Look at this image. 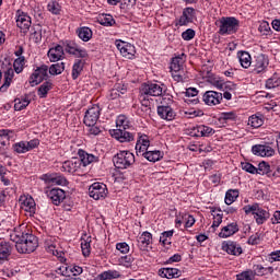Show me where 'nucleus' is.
Returning <instances> with one entry per match:
<instances>
[{"mask_svg":"<svg viewBox=\"0 0 280 280\" xmlns=\"http://www.w3.org/2000/svg\"><path fill=\"white\" fill-rule=\"evenodd\" d=\"M25 67V57H19L13 62V68L8 69L4 72L3 84L0 86V92L5 93L10 85L12 84V80H14V71L15 73H21Z\"/></svg>","mask_w":280,"mask_h":280,"instance_id":"f257e3e1","label":"nucleus"},{"mask_svg":"<svg viewBox=\"0 0 280 280\" xmlns=\"http://www.w3.org/2000/svg\"><path fill=\"white\" fill-rule=\"evenodd\" d=\"M240 30V20L233 16H222L219 20V34L226 36L235 34Z\"/></svg>","mask_w":280,"mask_h":280,"instance_id":"f03ea898","label":"nucleus"},{"mask_svg":"<svg viewBox=\"0 0 280 280\" xmlns=\"http://www.w3.org/2000/svg\"><path fill=\"white\" fill-rule=\"evenodd\" d=\"M15 248L22 255L34 253L38 248V237L31 233L22 242L15 244Z\"/></svg>","mask_w":280,"mask_h":280,"instance_id":"7ed1b4c3","label":"nucleus"},{"mask_svg":"<svg viewBox=\"0 0 280 280\" xmlns=\"http://www.w3.org/2000/svg\"><path fill=\"white\" fill-rule=\"evenodd\" d=\"M113 161L118 170H128V167L135 165V154L130 151H120L114 156Z\"/></svg>","mask_w":280,"mask_h":280,"instance_id":"20e7f679","label":"nucleus"},{"mask_svg":"<svg viewBox=\"0 0 280 280\" xmlns=\"http://www.w3.org/2000/svg\"><path fill=\"white\" fill-rule=\"evenodd\" d=\"M243 211L248 215V213H252L254 215L257 224H264L268 218H270V213L264 208L259 207V203L248 205L243 208Z\"/></svg>","mask_w":280,"mask_h":280,"instance_id":"39448f33","label":"nucleus"},{"mask_svg":"<svg viewBox=\"0 0 280 280\" xmlns=\"http://www.w3.org/2000/svg\"><path fill=\"white\" fill-rule=\"evenodd\" d=\"M61 170L68 174H77V176H82L84 174L82 162L78 158H72L71 160L63 162Z\"/></svg>","mask_w":280,"mask_h":280,"instance_id":"423d86ee","label":"nucleus"},{"mask_svg":"<svg viewBox=\"0 0 280 280\" xmlns=\"http://www.w3.org/2000/svg\"><path fill=\"white\" fill-rule=\"evenodd\" d=\"M165 91H167L165 84L148 83L142 85L140 93H144L149 97H161Z\"/></svg>","mask_w":280,"mask_h":280,"instance_id":"0eeeda50","label":"nucleus"},{"mask_svg":"<svg viewBox=\"0 0 280 280\" xmlns=\"http://www.w3.org/2000/svg\"><path fill=\"white\" fill-rule=\"evenodd\" d=\"M90 198L93 200H104L108 196V188L104 183H93L89 188Z\"/></svg>","mask_w":280,"mask_h":280,"instance_id":"6e6552de","label":"nucleus"},{"mask_svg":"<svg viewBox=\"0 0 280 280\" xmlns=\"http://www.w3.org/2000/svg\"><path fill=\"white\" fill-rule=\"evenodd\" d=\"M58 246H59V243L55 237L48 236L45 240V248L47 253H49L50 255H54L55 257H58L61 264H63V261H67V259L65 258V253L59 250Z\"/></svg>","mask_w":280,"mask_h":280,"instance_id":"1a4fd4ad","label":"nucleus"},{"mask_svg":"<svg viewBox=\"0 0 280 280\" xmlns=\"http://www.w3.org/2000/svg\"><path fill=\"white\" fill-rule=\"evenodd\" d=\"M16 26L21 30L23 34H27V32H30V27H32V18L23 11H18Z\"/></svg>","mask_w":280,"mask_h":280,"instance_id":"9d476101","label":"nucleus"},{"mask_svg":"<svg viewBox=\"0 0 280 280\" xmlns=\"http://www.w3.org/2000/svg\"><path fill=\"white\" fill-rule=\"evenodd\" d=\"M48 72H49V67L45 65L37 68L30 78V84H32V86H36L37 84H40L43 80H47V78H49Z\"/></svg>","mask_w":280,"mask_h":280,"instance_id":"9b49d317","label":"nucleus"},{"mask_svg":"<svg viewBox=\"0 0 280 280\" xmlns=\"http://www.w3.org/2000/svg\"><path fill=\"white\" fill-rule=\"evenodd\" d=\"M102 108H100V105H93L90 107L84 116V124L85 126H95L97 124V120L100 119V113Z\"/></svg>","mask_w":280,"mask_h":280,"instance_id":"f8f14e48","label":"nucleus"},{"mask_svg":"<svg viewBox=\"0 0 280 280\" xmlns=\"http://www.w3.org/2000/svg\"><path fill=\"white\" fill-rule=\"evenodd\" d=\"M19 202L21 209L28 213V215H34V213H36V201H34V198L31 196L22 195Z\"/></svg>","mask_w":280,"mask_h":280,"instance_id":"ddd939ff","label":"nucleus"},{"mask_svg":"<svg viewBox=\"0 0 280 280\" xmlns=\"http://www.w3.org/2000/svg\"><path fill=\"white\" fill-rule=\"evenodd\" d=\"M28 234L31 233H30V230H27V225L20 224L16 228H14L13 232L10 234V240L15 244H21V242L25 237H27Z\"/></svg>","mask_w":280,"mask_h":280,"instance_id":"4468645a","label":"nucleus"},{"mask_svg":"<svg viewBox=\"0 0 280 280\" xmlns=\"http://www.w3.org/2000/svg\"><path fill=\"white\" fill-rule=\"evenodd\" d=\"M116 47L120 51L121 56L128 60H132V58H135V54H137L133 45L122 40H117Z\"/></svg>","mask_w":280,"mask_h":280,"instance_id":"2eb2a0df","label":"nucleus"},{"mask_svg":"<svg viewBox=\"0 0 280 280\" xmlns=\"http://www.w3.org/2000/svg\"><path fill=\"white\" fill-rule=\"evenodd\" d=\"M109 133L120 143H130V141H135V135L126 131V129H113Z\"/></svg>","mask_w":280,"mask_h":280,"instance_id":"dca6fc26","label":"nucleus"},{"mask_svg":"<svg viewBox=\"0 0 280 280\" xmlns=\"http://www.w3.org/2000/svg\"><path fill=\"white\" fill-rule=\"evenodd\" d=\"M66 51L71 56H75L77 58H89V52L86 49L81 48L75 42H67Z\"/></svg>","mask_w":280,"mask_h":280,"instance_id":"f3484780","label":"nucleus"},{"mask_svg":"<svg viewBox=\"0 0 280 280\" xmlns=\"http://www.w3.org/2000/svg\"><path fill=\"white\" fill-rule=\"evenodd\" d=\"M222 250L228 253V255H233L234 257H240V255H242V253H243L242 245H240L237 242H233V241L223 242Z\"/></svg>","mask_w":280,"mask_h":280,"instance_id":"a211bd4d","label":"nucleus"},{"mask_svg":"<svg viewBox=\"0 0 280 280\" xmlns=\"http://www.w3.org/2000/svg\"><path fill=\"white\" fill-rule=\"evenodd\" d=\"M43 179L47 185H60L61 187H65L69 183L67 177L59 173L45 174Z\"/></svg>","mask_w":280,"mask_h":280,"instance_id":"6ab92c4d","label":"nucleus"},{"mask_svg":"<svg viewBox=\"0 0 280 280\" xmlns=\"http://www.w3.org/2000/svg\"><path fill=\"white\" fill-rule=\"evenodd\" d=\"M137 246L142 253L148 252L150 246H152V233L148 231L143 232L137 240Z\"/></svg>","mask_w":280,"mask_h":280,"instance_id":"aec40b11","label":"nucleus"},{"mask_svg":"<svg viewBox=\"0 0 280 280\" xmlns=\"http://www.w3.org/2000/svg\"><path fill=\"white\" fill-rule=\"evenodd\" d=\"M78 155H79L78 159L81 161V165H83L84 172H85L88 165H91V163H97L100 161L98 156L88 153L86 151H84L82 149H80L78 151Z\"/></svg>","mask_w":280,"mask_h":280,"instance_id":"412c9836","label":"nucleus"},{"mask_svg":"<svg viewBox=\"0 0 280 280\" xmlns=\"http://www.w3.org/2000/svg\"><path fill=\"white\" fill-rule=\"evenodd\" d=\"M203 102L207 106H218L222 102V93L215 91H207L203 94Z\"/></svg>","mask_w":280,"mask_h":280,"instance_id":"4be33fe9","label":"nucleus"},{"mask_svg":"<svg viewBox=\"0 0 280 280\" xmlns=\"http://www.w3.org/2000/svg\"><path fill=\"white\" fill-rule=\"evenodd\" d=\"M148 148H150V137L144 133H138V140L136 143V152L137 155L143 154V152H148Z\"/></svg>","mask_w":280,"mask_h":280,"instance_id":"5701e85b","label":"nucleus"},{"mask_svg":"<svg viewBox=\"0 0 280 280\" xmlns=\"http://www.w3.org/2000/svg\"><path fill=\"white\" fill-rule=\"evenodd\" d=\"M268 65H270L268 56H266L264 54L256 56L255 61H254V72L264 73V71H266V69H268Z\"/></svg>","mask_w":280,"mask_h":280,"instance_id":"b1692460","label":"nucleus"},{"mask_svg":"<svg viewBox=\"0 0 280 280\" xmlns=\"http://www.w3.org/2000/svg\"><path fill=\"white\" fill-rule=\"evenodd\" d=\"M252 152L256 156H275V149L268 144H255Z\"/></svg>","mask_w":280,"mask_h":280,"instance_id":"393cba45","label":"nucleus"},{"mask_svg":"<svg viewBox=\"0 0 280 280\" xmlns=\"http://www.w3.org/2000/svg\"><path fill=\"white\" fill-rule=\"evenodd\" d=\"M158 115L161 119H165V121H174V119H176V112L167 105L159 106Z\"/></svg>","mask_w":280,"mask_h":280,"instance_id":"a878e982","label":"nucleus"},{"mask_svg":"<svg viewBox=\"0 0 280 280\" xmlns=\"http://www.w3.org/2000/svg\"><path fill=\"white\" fill-rule=\"evenodd\" d=\"M47 196L49 200H51L52 205H60L65 198H67V195L65 194V190L60 188H52L47 191Z\"/></svg>","mask_w":280,"mask_h":280,"instance_id":"bb28decb","label":"nucleus"},{"mask_svg":"<svg viewBox=\"0 0 280 280\" xmlns=\"http://www.w3.org/2000/svg\"><path fill=\"white\" fill-rule=\"evenodd\" d=\"M47 56L50 62H58V60H62V57L65 56V49L62 46L57 45L56 47H52L48 50Z\"/></svg>","mask_w":280,"mask_h":280,"instance_id":"cd10ccee","label":"nucleus"},{"mask_svg":"<svg viewBox=\"0 0 280 280\" xmlns=\"http://www.w3.org/2000/svg\"><path fill=\"white\" fill-rule=\"evenodd\" d=\"M240 231V226L236 222H232L226 226L222 228L221 232L219 233V237L226 238L231 237V235H235Z\"/></svg>","mask_w":280,"mask_h":280,"instance_id":"c85d7f7f","label":"nucleus"},{"mask_svg":"<svg viewBox=\"0 0 280 280\" xmlns=\"http://www.w3.org/2000/svg\"><path fill=\"white\" fill-rule=\"evenodd\" d=\"M159 275L164 279H178V277L182 275V271L176 268H162L159 270Z\"/></svg>","mask_w":280,"mask_h":280,"instance_id":"c756f323","label":"nucleus"},{"mask_svg":"<svg viewBox=\"0 0 280 280\" xmlns=\"http://www.w3.org/2000/svg\"><path fill=\"white\" fill-rule=\"evenodd\" d=\"M194 8H186L183 11L182 16L178 20V25H189V23H192L194 21Z\"/></svg>","mask_w":280,"mask_h":280,"instance_id":"7c9ffc66","label":"nucleus"},{"mask_svg":"<svg viewBox=\"0 0 280 280\" xmlns=\"http://www.w3.org/2000/svg\"><path fill=\"white\" fill-rule=\"evenodd\" d=\"M237 59L243 69H248L253 65V57H250L248 51L240 50L237 52Z\"/></svg>","mask_w":280,"mask_h":280,"instance_id":"2f4dec72","label":"nucleus"},{"mask_svg":"<svg viewBox=\"0 0 280 280\" xmlns=\"http://www.w3.org/2000/svg\"><path fill=\"white\" fill-rule=\"evenodd\" d=\"M30 40L33 43H40L43 40V26L35 24L31 28Z\"/></svg>","mask_w":280,"mask_h":280,"instance_id":"473e14b6","label":"nucleus"},{"mask_svg":"<svg viewBox=\"0 0 280 280\" xmlns=\"http://www.w3.org/2000/svg\"><path fill=\"white\" fill-rule=\"evenodd\" d=\"M77 35L83 43H89L93 38V31L88 26H82L77 28Z\"/></svg>","mask_w":280,"mask_h":280,"instance_id":"72a5a7b5","label":"nucleus"},{"mask_svg":"<svg viewBox=\"0 0 280 280\" xmlns=\"http://www.w3.org/2000/svg\"><path fill=\"white\" fill-rule=\"evenodd\" d=\"M140 156H144L147 161H150L151 163H156V161H161L163 159V152L160 150H154V151H145Z\"/></svg>","mask_w":280,"mask_h":280,"instance_id":"f704fd0d","label":"nucleus"},{"mask_svg":"<svg viewBox=\"0 0 280 280\" xmlns=\"http://www.w3.org/2000/svg\"><path fill=\"white\" fill-rule=\"evenodd\" d=\"M195 133L196 137H211V135H215V130H213V128L209 127V126H197L195 129Z\"/></svg>","mask_w":280,"mask_h":280,"instance_id":"c9c22d12","label":"nucleus"},{"mask_svg":"<svg viewBox=\"0 0 280 280\" xmlns=\"http://www.w3.org/2000/svg\"><path fill=\"white\" fill-rule=\"evenodd\" d=\"M254 277L257 275V277H264L265 275H272L275 272V269L272 267H264L261 265H254L253 270Z\"/></svg>","mask_w":280,"mask_h":280,"instance_id":"e433bc0d","label":"nucleus"},{"mask_svg":"<svg viewBox=\"0 0 280 280\" xmlns=\"http://www.w3.org/2000/svg\"><path fill=\"white\" fill-rule=\"evenodd\" d=\"M212 86H215V89H219V91H226V89L233 90L235 89V84L233 82H224L220 79H212L211 81Z\"/></svg>","mask_w":280,"mask_h":280,"instance_id":"4c0bfd02","label":"nucleus"},{"mask_svg":"<svg viewBox=\"0 0 280 280\" xmlns=\"http://www.w3.org/2000/svg\"><path fill=\"white\" fill-rule=\"evenodd\" d=\"M93 240L89 235H84L81 238V249L84 257H89L91 255V243Z\"/></svg>","mask_w":280,"mask_h":280,"instance_id":"58836bf2","label":"nucleus"},{"mask_svg":"<svg viewBox=\"0 0 280 280\" xmlns=\"http://www.w3.org/2000/svg\"><path fill=\"white\" fill-rule=\"evenodd\" d=\"M172 237H174V230L163 232L160 236V244L170 248V246H172Z\"/></svg>","mask_w":280,"mask_h":280,"instance_id":"ea45409f","label":"nucleus"},{"mask_svg":"<svg viewBox=\"0 0 280 280\" xmlns=\"http://www.w3.org/2000/svg\"><path fill=\"white\" fill-rule=\"evenodd\" d=\"M121 277V273L117 270H107L100 273L96 279L97 280H113V279H119Z\"/></svg>","mask_w":280,"mask_h":280,"instance_id":"a19ab883","label":"nucleus"},{"mask_svg":"<svg viewBox=\"0 0 280 280\" xmlns=\"http://www.w3.org/2000/svg\"><path fill=\"white\" fill-rule=\"evenodd\" d=\"M84 70V60L77 59L72 66V80H78L80 73Z\"/></svg>","mask_w":280,"mask_h":280,"instance_id":"79ce46f5","label":"nucleus"},{"mask_svg":"<svg viewBox=\"0 0 280 280\" xmlns=\"http://www.w3.org/2000/svg\"><path fill=\"white\" fill-rule=\"evenodd\" d=\"M12 253V245L5 241L0 242V261L1 259H7Z\"/></svg>","mask_w":280,"mask_h":280,"instance_id":"37998d69","label":"nucleus"},{"mask_svg":"<svg viewBox=\"0 0 280 280\" xmlns=\"http://www.w3.org/2000/svg\"><path fill=\"white\" fill-rule=\"evenodd\" d=\"M51 89H54V83H51L50 81L44 82L37 90L38 97H47V93H49Z\"/></svg>","mask_w":280,"mask_h":280,"instance_id":"c03bdc74","label":"nucleus"},{"mask_svg":"<svg viewBox=\"0 0 280 280\" xmlns=\"http://www.w3.org/2000/svg\"><path fill=\"white\" fill-rule=\"evenodd\" d=\"M248 126H250L252 128H261V126H264V116L252 115L248 118Z\"/></svg>","mask_w":280,"mask_h":280,"instance_id":"a18cd8bd","label":"nucleus"},{"mask_svg":"<svg viewBox=\"0 0 280 280\" xmlns=\"http://www.w3.org/2000/svg\"><path fill=\"white\" fill-rule=\"evenodd\" d=\"M30 106V98L27 96H22L20 98L14 100V108L15 110H23Z\"/></svg>","mask_w":280,"mask_h":280,"instance_id":"49530a36","label":"nucleus"},{"mask_svg":"<svg viewBox=\"0 0 280 280\" xmlns=\"http://www.w3.org/2000/svg\"><path fill=\"white\" fill-rule=\"evenodd\" d=\"M240 198V191L237 189H230L225 194V205H233Z\"/></svg>","mask_w":280,"mask_h":280,"instance_id":"de8ad7c7","label":"nucleus"},{"mask_svg":"<svg viewBox=\"0 0 280 280\" xmlns=\"http://www.w3.org/2000/svg\"><path fill=\"white\" fill-rule=\"evenodd\" d=\"M116 127L121 130H128L130 128V120L126 117V115H119L116 119Z\"/></svg>","mask_w":280,"mask_h":280,"instance_id":"09e8293b","label":"nucleus"},{"mask_svg":"<svg viewBox=\"0 0 280 280\" xmlns=\"http://www.w3.org/2000/svg\"><path fill=\"white\" fill-rule=\"evenodd\" d=\"M212 229H218L220 224H222V218H224V213H222V210H212Z\"/></svg>","mask_w":280,"mask_h":280,"instance_id":"8fccbe9b","label":"nucleus"},{"mask_svg":"<svg viewBox=\"0 0 280 280\" xmlns=\"http://www.w3.org/2000/svg\"><path fill=\"white\" fill-rule=\"evenodd\" d=\"M280 85V77L273 73L271 78L266 81V89H277Z\"/></svg>","mask_w":280,"mask_h":280,"instance_id":"3c124183","label":"nucleus"},{"mask_svg":"<svg viewBox=\"0 0 280 280\" xmlns=\"http://www.w3.org/2000/svg\"><path fill=\"white\" fill-rule=\"evenodd\" d=\"M256 174H259L260 176H270V164L266 162H260L258 164V167L256 168Z\"/></svg>","mask_w":280,"mask_h":280,"instance_id":"603ef678","label":"nucleus"},{"mask_svg":"<svg viewBox=\"0 0 280 280\" xmlns=\"http://www.w3.org/2000/svg\"><path fill=\"white\" fill-rule=\"evenodd\" d=\"M184 62L185 61L180 57L173 58L171 62V71H184L183 70Z\"/></svg>","mask_w":280,"mask_h":280,"instance_id":"864d4df0","label":"nucleus"},{"mask_svg":"<svg viewBox=\"0 0 280 280\" xmlns=\"http://www.w3.org/2000/svg\"><path fill=\"white\" fill-rule=\"evenodd\" d=\"M65 71V62L54 63L49 68L50 75H60Z\"/></svg>","mask_w":280,"mask_h":280,"instance_id":"5fc2aeb1","label":"nucleus"},{"mask_svg":"<svg viewBox=\"0 0 280 280\" xmlns=\"http://www.w3.org/2000/svg\"><path fill=\"white\" fill-rule=\"evenodd\" d=\"M258 32L261 36H272V28H270V24L266 21L260 23Z\"/></svg>","mask_w":280,"mask_h":280,"instance_id":"6e6d98bb","label":"nucleus"},{"mask_svg":"<svg viewBox=\"0 0 280 280\" xmlns=\"http://www.w3.org/2000/svg\"><path fill=\"white\" fill-rule=\"evenodd\" d=\"M12 148L13 151L16 152V154H25V152H28L27 141H20L18 143H14Z\"/></svg>","mask_w":280,"mask_h":280,"instance_id":"4d7b16f0","label":"nucleus"},{"mask_svg":"<svg viewBox=\"0 0 280 280\" xmlns=\"http://www.w3.org/2000/svg\"><path fill=\"white\" fill-rule=\"evenodd\" d=\"M133 262L135 257H132V255H126L119 258L120 266H124L125 268H131Z\"/></svg>","mask_w":280,"mask_h":280,"instance_id":"13d9d810","label":"nucleus"},{"mask_svg":"<svg viewBox=\"0 0 280 280\" xmlns=\"http://www.w3.org/2000/svg\"><path fill=\"white\" fill-rule=\"evenodd\" d=\"M153 100L148 96V94L140 93V104L141 106H144V108H151L152 109V104Z\"/></svg>","mask_w":280,"mask_h":280,"instance_id":"bf43d9fd","label":"nucleus"},{"mask_svg":"<svg viewBox=\"0 0 280 280\" xmlns=\"http://www.w3.org/2000/svg\"><path fill=\"white\" fill-rule=\"evenodd\" d=\"M172 72V78L175 80V82H187L188 77L185 75L184 70L179 71H171Z\"/></svg>","mask_w":280,"mask_h":280,"instance_id":"052dcab7","label":"nucleus"},{"mask_svg":"<svg viewBox=\"0 0 280 280\" xmlns=\"http://www.w3.org/2000/svg\"><path fill=\"white\" fill-rule=\"evenodd\" d=\"M236 280H255V272L253 270L243 271L236 275Z\"/></svg>","mask_w":280,"mask_h":280,"instance_id":"680f3d73","label":"nucleus"},{"mask_svg":"<svg viewBox=\"0 0 280 280\" xmlns=\"http://www.w3.org/2000/svg\"><path fill=\"white\" fill-rule=\"evenodd\" d=\"M101 25H104L105 27H110L115 25V19H113V15L105 14L101 18Z\"/></svg>","mask_w":280,"mask_h":280,"instance_id":"e2e57ef3","label":"nucleus"},{"mask_svg":"<svg viewBox=\"0 0 280 280\" xmlns=\"http://www.w3.org/2000/svg\"><path fill=\"white\" fill-rule=\"evenodd\" d=\"M116 250H119L122 255H128L130 253V245L126 242L117 243Z\"/></svg>","mask_w":280,"mask_h":280,"instance_id":"0e129e2a","label":"nucleus"},{"mask_svg":"<svg viewBox=\"0 0 280 280\" xmlns=\"http://www.w3.org/2000/svg\"><path fill=\"white\" fill-rule=\"evenodd\" d=\"M195 37H196V31H194L192 28H188L182 33L183 40H194Z\"/></svg>","mask_w":280,"mask_h":280,"instance_id":"69168bd1","label":"nucleus"},{"mask_svg":"<svg viewBox=\"0 0 280 280\" xmlns=\"http://www.w3.org/2000/svg\"><path fill=\"white\" fill-rule=\"evenodd\" d=\"M57 275H61V277H69L70 275V267L67 265H61L56 269Z\"/></svg>","mask_w":280,"mask_h":280,"instance_id":"338daca9","label":"nucleus"},{"mask_svg":"<svg viewBox=\"0 0 280 280\" xmlns=\"http://www.w3.org/2000/svg\"><path fill=\"white\" fill-rule=\"evenodd\" d=\"M47 8L48 12H51V14H60V4H58V2H50Z\"/></svg>","mask_w":280,"mask_h":280,"instance_id":"774afa93","label":"nucleus"}]
</instances>
